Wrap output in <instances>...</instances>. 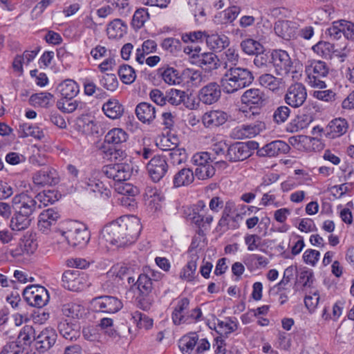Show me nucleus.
I'll list each match as a JSON object with an SVG mask.
<instances>
[{
  "instance_id": "nucleus-54",
  "label": "nucleus",
  "mask_w": 354,
  "mask_h": 354,
  "mask_svg": "<svg viewBox=\"0 0 354 354\" xmlns=\"http://www.w3.org/2000/svg\"><path fill=\"white\" fill-rule=\"evenodd\" d=\"M100 84L105 89L110 91H115L118 87V81L115 75L106 73L100 79Z\"/></svg>"
},
{
  "instance_id": "nucleus-14",
  "label": "nucleus",
  "mask_w": 354,
  "mask_h": 354,
  "mask_svg": "<svg viewBox=\"0 0 354 354\" xmlns=\"http://www.w3.org/2000/svg\"><path fill=\"white\" fill-rule=\"evenodd\" d=\"M36 201L33 196L28 194V192H23L14 196L12 205L15 211L20 210L32 215L37 208Z\"/></svg>"
},
{
  "instance_id": "nucleus-20",
  "label": "nucleus",
  "mask_w": 354,
  "mask_h": 354,
  "mask_svg": "<svg viewBox=\"0 0 354 354\" xmlns=\"http://www.w3.org/2000/svg\"><path fill=\"white\" fill-rule=\"evenodd\" d=\"M348 128V124L345 119L335 118L330 121L326 127V136L330 139L340 137L346 133Z\"/></svg>"
},
{
  "instance_id": "nucleus-49",
  "label": "nucleus",
  "mask_w": 354,
  "mask_h": 354,
  "mask_svg": "<svg viewBox=\"0 0 354 354\" xmlns=\"http://www.w3.org/2000/svg\"><path fill=\"white\" fill-rule=\"evenodd\" d=\"M86 185L87 189L93 192H98L101 194H104L106 197H109L111 194L110 190L105 187L103 183L99 179L88 178L86 181Z\"/></svg>"
},
{
  "instance_id": "nucleus-2",
  "label": "nucleus",
  "mask_w": 354,
  "mask_h": 354,
  "mask_svg": "<svg viewBox=\"0 0 354 354\" xmlns=\"http://www.w3.org/2000/svg\"><path fill=\"white\" fill-rule=\"evenodd\" d=\"M254 79L253 74L249 69L230 66L221 77L220 84L225 93H234L250 86Z\"/></svg>"
},
{
  "instance_id": "nucleus-63",
  "label": "nucleus",
  "mask_w": 354,
  "mask_h": 354,
  "mask_svg": "<svg viewBox=\"0 0 354 354\" xmlns=\"http://www.w3.org/2000/svg\"><path fill=\"white\" fill-rule=\"evenodd\" d=\"M210 160L209 153L207 152L197 153L192 157V162L196 167H201L211 164Z\"/></svg>"
},
{
  "instance_id": "nucleus-21",
  "label": "nucleus",
  "mask_w": 354,
  "mask_h": 354,
  "mask_svg": "<svg viewBox=\"0 0 354 354\" xmlns=\"http://www.w3.org/2000/svg\"><path fill=\"white\" fill-rule=\"evenodd\" d=\"M289 150L290 147L287 143L282 140H274L263 147L259 153L263 156L273 157L280 153H286Z\"/></svg>"
},
{
  "instance_id": "nucleus-8",
  "label": "nucleus",
  "mask_w": 354,
  "mask_h": 354,
  "mask_svg": "<svg viewBox=\"0 0 354 354\" xmlns=\"http://www.w3.org/2000/svg\"><path fill=\"white\" fill-rule=\"evenodd\" d=\"M102 171L107 178H112L115 183L127 181L132 174V168L127 163L108 165L103 167Z\"/></svg>"
},
{
  "instance_id": "nucleus-55",
  "label": "nucleus",
  "mask_w": 354,
  "mask_h": 354,
  "mask_svg": "<svg viewBox=\"0 0 354 354\" xmlns=\"http://www.w3.org/2000/svg\"><path fill=\"white\" fill-rule=\"evenodd\" d=\"M149 14L146 8H139L135 12L133 19L132 25L135 28H141L145 23L149 19Z\"/></svg>"
},
{
  "instance_id": "nucleus-48",
  "label": "nucleus",
  "mask_w": 354,
  "mask_h": 354,
  "mask_svg": "<svg viewBox=\"0 0 354 354\" xmlns=\"http://www.w3.org/2000/svg\"><path fill=\"white\" fill-rule=\"evenodd\" d=\"M138 290L143 295H148L153 288V282L149 274L143 273L139 275L136 281Z\"/></svg>"
},
{
  "instance_id": "nucleus-52",
  "label": "nucleus",
  "mask_w": 354,
  "mask_h": 354,
  "mask_svg": "<svg viewBox=\"0 0 354 354\" xmlns=\"http://www.w3.org/2000/svg\"><path fill=\"white\" fill-rule=\"evenodd\" d=\"M224 68H229L230 66H236L239 59V55L238 50L234 48H229L223 53Z\"/></svg>"
},
{
  "instance_id": "nucleus-15",
  "label": "nucleus",
  "mask_w": 354,
  "mask_h": 354,
  "mask_svg": "<svg viewBox=\"0 0 354 354\" xmlns=\"http://www.w3.org/2000/svg\"><path fill=\"white\" fill-rule=\"evenodd\" d=\"M32 180L34 183L37 185L52 186L59 182V176L55 169L46 167L36 172L32 176Z\"/></svg>"
},
{
  "instance_id": "nucleus-31",
  "label": "nucleus",
  "mask_w": 354,
  "mask_h": 354,
  "mask_svg": "<svg viewBox=\"0 0 354 354\" xmlns=\"http://www.w3.org/2000/svg\"><path fill=\"white\" fill-rule=\"evenodd\" d=\"M205 41L207 46L211 49L218 51H221L227 47L230 44L228 37L224 35H206Z\"/></svg>"
},
{
  "instance_id": "nucleus-34",
  "label": "nucleus",
  "mask_w": 354,
  "mask_h": 354,
  "mask_svg": "<svg viewBox=\"0 0 354 354\" xmlns=\"http://www.w3.org/2000/svg\"><path fill=\"white\" fill-rule=\"evenodd\" d=\"M127 26L120 19H115L109 23L106 28L107 35L111 39H120L126 33Z\"/></svg>"
},
{
  "instance_id": "nucleus-7",
  "label": "nucleus",
  "mask_w": 354,
  "mask_h": 354,
  "mask_svg": "<svg viewBox=\"0 0 354 354\" xmlns=\"http://www.w3.org/2000/svg\"><path fill=\"white\" fill-rule=\"evenodd\" d=\"M307 98V91L301 83L290 85L284 96L287 104L292 108H298L304 104Z\"/></svg>"
},
{
  "instance_id": "nucleus-40",
  "label": "nucleus",
  "mask_w": 354,
  "mask_h": 354,
  "mask_svg": "<svg viewBox=\"0 0 354 354\" xmlns=\"http://www.w3.org/2000/svg\"><path fill=\"white\" fill-rule=\"evenodd\" d=\"M35 200H37V208H41L43 206H47L53 204L58 200L56 193L54 191H44L34 196Z\"/></svg>"
},
{
  "instance_id": "nucleus-64",
  "label": "nucleus",
  "mask_w": 354,
  "mask_h": 354,
  "mask_svg": "<svg viewBox=\"0 0 354 354\" xmlns=\"http://www.w3.org/2000/svg\"><path fill=\"white\" fill-rule=\"evenodd\" d=\"M342 20L334 21L327 30L326 34L331 39H338L342 37Z\"/></svg>"
},
{
  "instance_id": "nucleus-38",
  "label": "nucleus",
  "mask_w": 354,
  "mask_h": 354,
  "mask_svg": "<svg viewBox=\"0 0 354 354\" xmlns=\"http://www.w3.org/2000/svg\"><path fill=\"white\" fill-rule=\"evenodd\" d=\"M198 259V257L196 255L191 257V259L187 262V265L180 272V277L182 279L187 281H192L194 280L197 268Z\"/></svg>"
},
{
  "instance_id": "nucleus-41",
  "label": "nucleus",
  "mask_w": 354,
  "mask_h": 354,
  "mask_svg": "<svg viewBox=\"0 0 354 354\" xmlns=\"http://www.w3.org/2000/svg\"><path fill=\"white\" fill-rule=\"evenodd\" d=\"M62 314L68 318L79 319L84 313V307L75 303H68L62 306Z\"/></svg>"
},
{
  "instance_id": "nucleus-11",
  "label": "nucleus",
  "mask_w": 354,
  "mask_h": 354,
  "mask_svg": "<svg viewBox=\"0 0 354 354\" xmlns=\"http://www.w3.org/2000/svg\"><path fill=\"white\" fill-rule=\"evenodd\" d=\"M56 339V331L52 328H46L37 333L34 347L39 352L44 353L54 345Z\"/></svg>"
},
{
  "instance_id": "nucleus-1",
  "label": "nucleus",
  "mask_w": 354,
  "mask_h": 354,
  "mask_svg": "<svg viewBox=\"0 0 354 354\" xmlns=\"http://www.w3.org/2000/svg\"><path fill=\"white\" fill-rule=\"evenodd\" d=\"M141 231L140 220L133 215H125L106 225L102 230L105 241L117 247L133 243Z\"/></svg>"
},
{
  "instance_id": "nucleus-13",
  "label": "nucleus",
  "mask_w": 354,
  "mask_h": 354,
  "mask_svg": "<svg viewBox=\"0 0 354 354\" xmlns=\"http://www.w3.org/2000/svg\"><path fill=\"white\" fill-rule=\"evenodd\" d=\"M63 286L72 291H80L85 286L86 279L79 270H66L62 275Z\"/></svg>"
},
{
  "instance_id": "nucleus-27",
  "label": "nucleus",
  "mask_w": 354,
  "mask_h": 354,
  "mask_svg": "<svg viewBox=\"0 0 354 354\" xmlns=\"http://www.w3.org/2000/svg\"><path fill=\"white\" fill-rule=\"evenodd\" d=\"M32 215L21 211H15L10 221V227L13 230L20 231L25 230L30 225Z\"/></svg>"
},
{
  "instance_id": "nucleus-19",
  "label": "nucleus",
  "mask_w": 354,
  "mask_h": 354,
  "mask_svg": "<svg viewBox=\"0 0 354 354\" xmlns=\"http://www.w3.org/2000/svg\"><path fill=\"white\" fill-rule=\"evenodd\" d=\"M227 120V115L220 110L206 112L202 117V122L207 128H215L223 124Z\"/></svg>"
},
{
  "instance_id": "nucleus-44",
  "label": "nucleus",
  "mask_w": 354,
  "mask_h": 354,
  "mask_svg": "<svg viewBox=\"0 0 354 354\" xmlns=\"http://www.w3.org/2000/svg\"><path fill=\"white\" fill-rule=\"evenodd\" d=\"M131 316L133 323H135L139 328L147 330L153 325L152 319L141 312L135 311L131 313Z\"/></svg>"
},
{
  "instance_id": "nucleus-30",
  "label": "nucleus",
  "mask_w": 354,
  "mask_h": 354,
  "mask_svg": "<svg viewBox=\"0 0 354 354\" xmlns=\"http://www.w3.org/2000/svg\"><path fill=\"white\" fill-rule=\"evenodd\" d=\"M241 12L238 6H231L220 12L215 16V22L219 24H227L233 22Z\"/></svg>"
},
{
  "instance_id": "nucleus-42",
  "label": "nucleus",
  "mask_w": 354,
  "mask_h": 354,
  "mask_svg": "<svg viewBox=\"0 0 354 354\" xmlns=\"http://www.w3.org/2000/svg\"><path fill=\"white\" fill-rule=\"evenodd\" d=\"M53 95L50 93L43 92L30 96L29 102L31 105L40 107H48L50 105Z\"/></svg>"
},
{
  "instance_id": "nucleus-53",
  "label": "nucleus",
  "mask_w": 354,
  "mask_h": 354,
  "mask_svg": "<svg viewBox=\"0 0 354 354\" xmlns=\"http://www.w3.org/2000/svg\"><path fill=\"white\" fill-rule=\"evenodd\" d=\"M190 216H192L190 219L192 223L196 224L198 227H206L207 226H209L213 221L212 215L209 214L203 215L194 210L193 214H190Z\"/></svg>"
},
{
  "instance_id": "nucleus-62",
  "label": "nucleus",
  "mask_w": 354,
  "mask_h": 354,
  "mask_svg": "<svg viewBox=\"0 0 354 354\" xmlns=\"http://www.w3.org/2000/svg\"><path fill=\"white\" fill-rule=\"evenodd\" d=\"M311 121L312 120L310 117L306 115L299 116L293 121V123L290 124L291 126L293 125L291 127L290 131L292 132L298 131L299 130L307 128L310 123L311 122Z\"/></svg>"
},
{
  "instance_id": "nucleus-28",
  "label": "nucleus",
  "mask_w": 354,
  "mask_h": 354,
  "mask_svg": "<svg viewBox=\"0 0 354 354\" xmlns=\"http://www.w3.org/2000/svg\"><path fill=\"white\" fill-rule=\"evenodd\" d=\"M158 74L167 84L176 85L182 82L179 72L173 67L163 66L158 70Z\"/></svg>"
},
{
  "instance_id": "nucleus-16",
  "label": "nucleus",
  "mask_w": 354,
  "mask_h": 354,
  "mask_svg": "<svg viewBox=\"0 0 354 354\" xmlns=\"http://www.w3.org/2000/svg\"><path fill=\"white\" fill-rule=\"evenodd\" d=\"M252 154L251 149L244 142H236L228 148L226 158L230 162L243 161Z\"/></svg>"
},
{
  "instance_id": "nucleus-50",
  "label": "nucleus",
  "mask_w": 354,
  "mask_h": 354,
  "mask_svg": "<svg viewBox=\"0 0 354 354\" xmlns=\"http://www.w3.org/2000/svg\"><path fill=\"white\" fill-rule=\"evenodd\" d=\"M313 51L318 55L328 58L331 57L332 53L334 52L333 44L327 41H319L313 46Z\"/></svg>"
},
{
  "instance_id": "nucleus-4",
  "label": "nucleus",
  "mask_w": 354,
  "mask_h": 354,
  "mask_svg": "<svg viewBox=\"0 0 354 354\" xmlns=\"http://www.w3.org/2000/svg\"><path fill=\"white\" fill-rule=\"evenodd\" d=\"M60 242L66 241L67 244L73 248L84 247L90 239V234L86 227L77 222L69 224L66 231H60Z\"/></svg>"
},
{
  "instance_id": "nucleus-23",
  "label": "nucleus",
  "mask_w": 354,
  "mask_h": 354,
  "mask_svg": "<svg viewBox=\"0 0 354 354\" xmlns=\"http://www.w3.org/2000/svg\"><path fill=\"white\" fill-rule=\"evenodd\" d=\"M192 57H196L198 65L206 69L214 70L220 66V60L218 56L213 53H192Z\"/></svg>"
},
{
  "instance_id": "nucleus-37",
  "label": "nucleus",
  "mask_w": 354,
  "mask_h": 354,
  "mask_svg": "<svg viewBox=\"0 0 354 354\" xmlns=\"http://www.w3.org/2000/svg\"><path fill=\"white\" fill-rule=\"evenodd\" d=\"M37 333L32 326L26 325L20 331L18 335V340L19 342H23L26 346H30L31 344L34 346Z\"/></svg>"
},
{
  "instance_id": "nucleus-58",
  "label": "nucleus",
  "mask_w": 354,
  "mask_h": 354,
  "mask_svg": "<svg viewBox=\"0 0 354 354\" xmlns=\"http://www.w3.org/2000/svg\"><path fill=\"white\" fill-rule=\"evenodd\" d=\"M215 174V169L211 165H206V166L196 167L195 169L194 176L199 180H206L212 178Z\"/></svg>"
},
{
  "instance_id": "nucleus-29",
  "label": "nucleus",
  "mask_w": 354,
  "mask_h": 354,
  "mask_svg": "<svg viewBox=\"0 0 354 354\" xmlns=\"http://www.w3.org/2000/svg\"><path fill=\"white\" fill-rule=\"evenodd\" d=\"M194 180V174L192 169L183 168L178 171L174 176L173 184L174 187L188 186Z\"/></svg>"
},
{
  "instance_id": "nucleus-32",
  "label": "nucleus",
  "mask_w": 354,
  "mask_h": 354,
  "mask_svg": "<svg viewBox=\"0 0 354 354\" xmlns=\"http://www.w3.org/2000/svg\"><path fill=\"white\" fill-rule=\"evenodd\" d=\"M58 89L64 99H73L79 93V86L72 80H66L59 84Z\"/></svg>"
},
{
  "instance_id": "nucleus-57",
  "label": "nucleus",
  "mask_w": 354,
  "mask_h": 354,
  "mask_svg": "<svg viewBox=\"0 0 354 354\" xmlns=\"http://www.w3.org/2000/svg\"><path fill=\"white\" fill-rule=\"evenodd\" d=\"M169 157L174 165H180L187 160V153L185 149L177 147L169 152Z\"/></svg>"
},
{
  "instance_id": "nucleus-45",
  "label": "nucleus",
  "mask_w": 354,
  "mask_h": 354,
  "mask_svg": "<svg viewBox=\"0 0 354 354\" xmlns=\"http://www.w3.org/2000/svg\"><path fill=\"white\" fill-rule=\"evenodd\" d=\"M241 49L248 55H254L263 51V46L252 39H246L241 43Z\"/></svg>"
},
{
  "instance_id": "nucleus-59",
  "label": "nucleus",
  "mask_w": 354,
  "mask_h": 354,
  "mask_svg": "<svg viewBox=\"0 0 354 354\" xmlns=\"http://www.w3.org/2000/svg\"><path fill=\"white\" fill-rule=\"evenodd\" d=\"M79 105L77 100H72V99H65L59 101L57 104V108L64 113H71L75 111Z\"/></svg>"
},
{
  "instance_id": "nucleus-25",
  "label": "nucleus",
  "mask_w": 354,
  "mask_h": 354,
  "mask_svg": "<svg viewBox=\"0 0 354 354\" xmlns=\"http://www.w3.org/2000/svg\"><path fill=\"white\" fill-rule=\"evenodd\" d=\"M104 114L111 119H118L124 113V106L115 98L109 99L102 106Z\"/></svg>"
},
{
  "instance_id": "nucleus-39",
  "label": "nucleus",
  "mask_w": 354,
  "mask_h": 354,
  "mask_svg": "<svg viewBox=\"0 0 354 354\" xmlns=\"http://www.w3.org/2000/svg\"><path fill=\"white\" fill-rule=\"evenodd\" d=\"M19 133L21 138L32 136L38 140L44 138V133L40 128L27 123H24L19 126Z\"/></svg>"
},
{
  "instance_id": "nucleus-26",
  "label": "nucleus",
  "mask_w": 354,
  "mask_h": 354,
  "mask_svg": "<svg viewBox=\"0 0 354 354\" xmlns=\"http://www.w3.org/2000/svg\"><path fill=\"white\" fill-rule=\"evenodd\" d=\"M259 80L263 86L274 92H278L286 86V82L283 77H276L268 73L261 75Z\"/></svg>"
},
{
  "instance_id": "nucleus-12",
  "label": "nucleus",
  "mask_w": 354,
  "mask_h": 354,
  "mask_svg": "<svg viewBox=\"0 0 354 354\" xmlns=\"http://www.w3.org/2000/svg\"><path fill=\"white\" fill-rule=\"evenodd\" d=\"M221 84L215 82L208 83L201 88L198 93L199 100L205 104L211 105L217 102L221 96Z\"/></svg>"
},
{
  "instance_id": "nucleus-22",
  "label": "nucleus",
  "mask_w": 354,
  "mask_h": 354,
  "mask_svg": "<svg viewBox=\"0 0 354 354\" xmlns=\"http://www.w3.org/2000/svg\"><path fill=\"white\" fill-rule=\"evenodd\" d=\"M136 115L142 123L150 124L156 118V109L148 102H140L136 107Z\"/></svg>"
},
{
  "instance_id": "nucleus-47",
  "label": "nucleus",
  "mask_w": 354,
  "mask_h": 354,
  "mask_svg": "<svg viewBox=\"0 0 354 354\" xmlns=\"http://www.w3.org/2000/svg\"><path fill=\"white\" fill-rule=\"evenodd\" d=\"M58 330L60 335L66 339H76L78 336V331L74 329L73 326L66 321H62L59 323Z\"/></svg>"
},
{
  "instance_id": "nucleus-36",
  "label": "nucleus",
  "mask_w": 354,
  "mask_h": 354,
  "mask_svg": "<svg viewBox=\"0 0 354 354\" xmlns=\"http://www.w3.org/2000/svg\"><path fill=\"white\" fill-rule=\"evenodd\" d=\"M127 133L122 129L114 128L105 136V142L112 145H119L127 141Z\"/></svg>"
},
{
  "instance_id": "nucleus-24",
  "label": "nucleus",
  "mask_w": 354,
  "mask_h": 354,
  "mask_svg": "<svg viewBox=\"0 0 354 354\" xmlns=\"http://www.w3.org/2000/svg\"><path fill=\"white\" fill-rule=\"evenodd\" d=\"M263 91L259 88H250L246 90L241 95V100L243 104L248 106H261L265 100Z\"/></svg>"
},
{
  "instance_id": "nucleus-18",
  "label": "nucleus",
  "mask_w": 354,
  "mask_h": 354,
  "mask_svg": "<svg viewBox=\"0 0 354 354\" xmlns=\"http://www.w3.org/2000/svg\"><path fill=\"white\" fill-rule=\"evenodd\" d=\"M266 129V124L263 122L257 121L254 123L242 125L234 129V135L238 139L253 138L259 134Z\"/></svg>"
},
{
  "instance_id": "nucleus-33",
  "label": "nucleus",
  "mask_w": 354,
  "mask_h": 354,
  "mask_svg": "<svg viewBox=\"0 0 354 354\" xmlns=\"http://www.w3.org/2000/svg\"><path fill=\"white\" fill-rule=\"evenodd\" d=\"M198 335L195 333H189L184 335L178 342L180 350L183 354L194 353V347L197 344Z\"/></svg>"
},
{
  "instance_id": "nucleus-6",
  "label": "nucleus",
  "mask_w": 354,
  "mask_h": 354,
  "mask_svg": "<svg viewBox=\"0 0 354 354\" xmlns=\"http://www.w3.org/2000/svg\"><path fill=\"white\" fill-rule=\"evenodd\" d=\"M23 297L29 305L38 308L46 305L50 298L44 287L36 285L27 286L23 291Z\"/></svg>"
},
{
  "instance_id": "nucleus-35",
  "label": "nucleus",
  "mask_w": 354,
  "mask_h": 354,
  "mask_svg": "<svg viewBox=\"0 0 354 354\" xmlns=\"http://www.w3.org/2000/svg\"><path fill=\"white\" fill-rule=\"evenodd\" d=\"M77 129L86 135L97 133V126L93 120L85 115L79 118L76 122Z\"/></svg>"
},
{
  "instance_id": "nucleus-43",
  "label": "nucleus",
  "mask_w": 354,
  "mask_h": 354,
  "mask_svg": "<svg viewBox=\"0 0 354 354\" xmlns=\"http://www.w3.org/2000/svg\"><path fill=\"white\" fill-rule=\"evenodd\" d=\"M215 329L221 335H227L237 329V324L230 318H225L224 320L218 319Z\"/></svg>"
},
{
  "instance_id": "nucleus-56",
  "label": "nucleus",
  "mask_w": 354,
  "mask_h": 354,
  "mask_svg": "<svg viewBox=\"0 0 354 354\" xmlns=\"http://www.w3.org/2000/svg\"><path fill=\"white\" fill-rule=\"evenodd\" d=\"M115 191L121 195L134 196L138 194V189L131 183L120 182L115 183Z\"/></svg>"
},
{
  "instance_id": "nucleus-61",
  "label": "nucleus",
  "mask_w": 354,
  "mask_h": 354,
  "mask_svg": "<svg viewBox=\"0 0 354 354\" xmlns=\"http://www.w3.org/2000/svg\"><path fill=\"white\" fill-rule=\"evenodd\" d=\"M206 37V33L202 31H194L183 33L181 35V39L185 43L203 41Z\"/></svg>"
},
{
  "instance_id": "nucleus-51",
  "label": "nucleus",
  "mask_w": 354,
  "mask_h": 354,
  "mask_svg": "<svg viewBox=\"0 0 354 354\" xmlns=\"http://www.w3.org/2000/svg\"><path fill=\"white\" fill-rule=\"evenodd\" d=\"M185 97V91L171 88L166 93V103L168 102L173 106H178L184 101Z\"/></svg>"
},
{
  "instance_id": "nucleus-10",
  "label": "nucleus",
  "mask_w": 354,
  "mask_h": 354,
  "mask_svg": "<svg viewBox=\"0 0 354 354\" xmlns=\"http://www.w3.org/2000/svg\"><path fill=\"white\" fill-rule=\"evenodd\" d=\"M168 170V165L164 157L154 156L147 164V171L151 180L159 182L166 174Z\"/></svg>"
},
{
  "instance_id": "nucleus-60",
  "label": "nucleus",
  "mask_w": 354,
  "mask_h": 354,
  "mask_svg": "<svg viewBox=\"0 0 354 354\" xmlns=\"http://www.w3.org/2000/svg\"><path fill=\"white\" fill-rule=\"evenodd\" d=\"M290 113V109L287 106H280L273 113V120L277 123H283L287 120Z\"/></svg>"
},
{
  "instance_id": "nucleus-5",
  "label": "nucleus",
  "mask_w": 354,
  "mask_h": 354,
  "mask_svg": "<svg viewBox=\"0 0 354 354\" xmlns=\"http://www.w3.org/2000/svg\"><path fill=\"white\" fill-rule=\"evenodd\" d=\"M272 62L277 75L284 77L289 73H292L295 79L301 74L297 72L293 65V62L288 53L282 50H274L272 53Z\"/></svg>"
},
{
  "instance_id": "nucleus-46",
  "label": "nucleus",
  "mask_w": 354,
  "mask_h": 354,
  "mask_svg": "<svg viewBox=\"0 0 354 354\" xmlns=\"http://www.w3.org/2000/svg\"><path fill=\"white\" fill-rule=\"evenodd\" d=\"M118 75L121 81L126 84L133 83L136 77V71L129 65L124 64L118 70Z\"/></svg>"
},
{
  "instance_id": "nucleus-3",
  "label": "nucleus",
  "mask_w": 354,
  "mask_h": 354,
  "mask_svg": "<svg viewBox=\"0 0 354 354\" xmlns=\"http://www.w3.org/2000/svg\"><path fill=\"white\" fill-rule=\"evenodd\" d=\"M306 82L314 88H324L326 87V79L329 73L327 64L321 60H308L305 65Z\"/></svg>"
},
{
  "instance_id": "nucleus-17",
  "label": "nucleus",
  "mask_w": 354,
  "mask_h": 354,
  "mask_svg": "<svg viewBox=\"0 0 354 354\" xmlns=\"http://www.w3.org/2000/svg\"><path fill=\"white\" fill-rule=\"evenodd\" d=\"M60 215L58 212L52 208L44 210L38 218V228L43 233H48L51 226L56 224Z\"/></svg>"
},
{
  "instance_id": "nucleus-9",
  "label": "nucleus",
  "mask_w": 354,
  "mask_h": 354,
  "mask_svg": "<svg viewBox=\"0 0 354 354\" xmlns=\"http://www.w3.org/2000/svg\"><path fill=\"white\" fill-rule=\"evenodd\" d=\"M92 305L96 311L115 313L122 309L123 304L115 297L100 296L93 299Z\"/></svg>"
}]
</instances>
